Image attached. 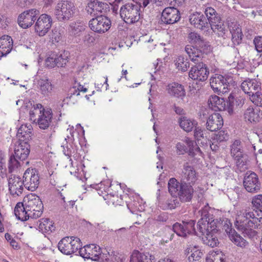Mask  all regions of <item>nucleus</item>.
Here are the masks:
<instances>
[{"label": "nucleus", "instance_id": "obj_14", "mask_svg": "<svg viewBox=\"0 0 262 262\" xmlns=\"http://www.w3.org/2000/svg\"><path fill=\"white\" fill-rule=\"evenodd\" d=\"M111 22L106 16L100 15L91 19L89 27L92 30L98 33H104L111 27Z\"/></svg>", "mask_w": 262, "mask_h": 262}, {"label": "nucleus", "instance_id": "obj_60", "mask_svg": "<svg viewBox=\"0 0 262 262\" xmlns=\"http://www.w3.org/2000/svg\"><path fill=\"white\" fill-rule=\"evenodd\" d=\"M34 0H17V4L21 8L30 6Z\"/></svg>", "mask_w": 262, "mask_h": 262}, {"label": "nucleus", "instance_id": "obj_39", "mask_svg": "<svg viewBox=\"0 0 262 262\" xmlns=\"http://www.w3.org/2000/svg\"><path fill=\"white\" fill-rule=\"evenodd\" d=\"M154 259V256L148 253L135 251L131 255L130 262H152Z\"/></svg>", "mask_w": 262, "mask_h": 262}, {"label": "nucleus", "instance_id": "obj_5", "mask_svg": "<svg viewBox=\"0 0 262 262\" xmlns=\"http://www.w3.org/2000/svg\"><path fill=\"white\" fill-rule=\"evenodd\" d=\"M76 11V8L72 2L59 0L55 7L54 14L58 21L66 22L74 16Z\"/></svg>", "mask_w": 262, "mask_h": 262}, {"label": "nucleus", "instance_id": "obj_1", "mask_svg": "<svg viewBox=\"0 0 262 262\" xmlns=\"http://www.w3.org/2000/svg\"><path fill=\"white\" fill-rule=\"evenodd\" d=\"M208 207L205 206L201 211V218L197 225L198 233L194 228L195 222L190 220L183 221L182 223H176L172 226L173 231L179 236L185 237L187 234H194L202 236L203 243L211 247L217 246L218 239L214 235L216 233L217 226L212 214L208 211Z\"/></svg>", "mask_w": 262, "mask_h": 262}, {"label": "nucleus", "instance_id": "obj_57", "mask_svg": "<svg viewBox=\"0 0 262 262\" xmlns=\"http://www.w3.org/2000/svg\"><path fill=\"white\" fill-rule=\"evenodd\" d=\"M176 148L177 154L179 155H184L187 151L186 146L181 142H178L176 144Z\"/></svg>", "mask_w": 262, "mask_h": 262}, {"label": "nucleus", "instance_id": "obj_16", "mask_svg": "<svg viewBox=\"0 0 262 262\" xmlns=\"http://www.w3.org/2000/svg\"><path fill=\"white\" fill-rule=\"evenodd\" d=\"M88 1L85 10L87 13L92 16L102 15L110 10V7L106 4L98 0H86Z\"/></svg>", "mask_w": 262, "mask_h": 262}, {"label": "nucleus", "instance_id": "obj_26", "mask_svg": "<svg viewBox=\"0 0 262 262\" xmlns=\"http://www.w3.org/2000/svg\"><path fill=\"white\" fill-rule=\"evenodd\" d=\"M224 124L222 116L219 113H213L209 116L206 123V127L210 132H216L221 129Z\"/></svg>", "mask_w": 262, "mask_h": 262}, {"label": "nucleus", "instance_id": "obj_20", "mask_svg": "<svg viewBox=\"0 0 262 262\" xmlns=\"http://www.w3.org/2000/svg\"><path fill=\"white\" fill-rule=\"evenodd\" d=\"M243 184L246 190L249 192H257L260 188L257 175L254 172H247L244 177Z\"/></svg>", "mask_w": 262, "mask_h": 262}, {"label": "nucleus", "instance_id": "obj_22", "mask_svg": "<svg viewBox=\"0 0 262 262\" xmlns=\"http://www.w3.org/2000/svg\"><path fill=\"white\" fill-rule=\"evenodd\" d=\"M181 18L179 10L173 7L165 8L162 11L161 20L165 24H173Z\"/></svg>", "mask_w": 262, "mask_h": 262}, {"label": "nucleus", "instance_id": "obj_18", "mask_svg": "<svg viewBox=\"0 0 262 262\" xmlns=\"http://www.w3.org/2000/svg\"><path fill=\"white\" fill-rule=\"evenodd\" d=\"M209 73L206 65L201 62L191 67L189 77L193 80L204 81L208 78Z\"/></svg>", "mask_w": 262, "mask_h": 262}, {"label": "nucleus", "instance_id": "obj_52", "mask_svg": "<svg viewBox=\"0 0 262 262\" xmlns=\"http://www.w3.org/2000/svg\"><path fill=\"white\" fill-rule=\"evenodd\" d=\"M250 100L257 106L262 107V93L257 91L249 97Z\"/></svg>", "mask_w": 262, "mask_h": 262}, {"label": "nucleus", "instance_id": "obj_62", "mask_svg": "<svg viewBox=\"0 0 262 262\" xmlns=\"http://www.w3.org/2000/svg\"><path fill=\"white\" fill-rule=\"evenodd\" d=\"M199 116L202 120H207L209 117L208 110L206 108L202 109L199 112Z\"/></svg>", "mask_w": 262, "mask_h": 262}, {"label": "nucleus", "instance_id": "obj_12", "mask_svg": "<svg viewBox=\"0 0 262 262\" xmlns=\"http://www.w3.org/2000/svg\"><path fill=\"white\" fill-rule=\"evenodd\" d=\"M40 12L36 9H31L20 13L17 18L18 25L23 29L30 27L36 20Z\"/></svg>", "mask_w": 262, "mask_h": 262}, {"label": "nucleus", "instance_id": "obj_25", "mask_svg": "<svg viewBox=\"0 0 262 262\" xmlns=\"http://www.w3.org/2000/svg\"><path fill=\"white\" fill-rule=\"evenodd\" d=\"M157 194L158 206L163 210L173 209L179 204L178 199L175 196L167 198L166 196H161Z\"/></svg>", "mask_w": 262, "mask_h": 262}, {"label": "nucleus", "instance_id": "obj_32", "mask_svg": "<svg viewBox=\"0 0 262 262\" xmlns=\"http://www.w3.org/2000/svg\"><path fill=\"white\" fill-rule=\"evenodd\" d=\"M167 91L171 96L183 99L186 95L184 86L177 82H172L167 85Z\"/></svg>", "mask_w": 262, "mask_h": 262}, {"label": "nucleus", "instance_id": "obj_30", "mask_svg": "<svg viewBox=\"0 0 262 262\" xmlns=\"http://www.w3.org/2000/svg\"><path fill=\"white\" fill-rule=\"evenodd\" d=\"M241 89L250 97L255 92L260 90V83L255 79H248L242 83Z\"/></svg>", "mask_w": 262, "mask_h": 262}, {"label": "nucleus", "instance_id": "obj_13", "mask_svg": "<svg viewBox=\"0 0 262 262\" xmlns=\"http://www.w3.org/2000/svg\"><path fill=\"white\" fill-rule=\"evenodd\" d=\"M88 259L93 260H101L104 262H114V254L113 252L110 254L109 252L107 253H102L101 249L99 246L95 244L89 245Z\"/></svg>", "mask_w": 262, "mask_h": 262}, {"label": "nucleus", "instance_id": "obj_54", "mask_svg": "<svg viewBox=\"0 0 262 262\" xmlns=\"http://www.w3.org/2000/svg\"><path fill=\"white\" fill-rule=\"evenodd\" d=\"M201 37H202L198 33L195 32H190L188 36L189 42L195 45V46L199 42V40Z\"/></svg>", "mask_w": 262, "mask_h": 262}, {"label": "nucleus", "instance_id": "obj_23", "mask_svg": "<svg viewBox=\"0 0 262 262\" xmlns=\"http://www.w3.org/2000/svg\"><path fill=\"white\" fill-rule=\"evenodd\" d=\"M198 179V176L194 168L185 164L183 167L180 183L185 184H190L193 186Z\"/></svg>", "mask_w": 262, "mask_h": 262}, {"label": "nucleus", "instance_id": "obj_24", "mask_svg": "<svg viewBox=\"0 0 262 262\" xmlns=\"http://www.w3.org/2000/svg\"><path fill=\"white\" fill-rule=\"evenodd\" d=\"M30 153V145L19 139L14 146V155L19 160L23 161L27 159Z\"/></svg>", "mask_w": 262, "mask_h": 262}, {"label": "nucleus", "instance_id": "obj_51", "mask_svg": "<svg viewBox=\"0 0 262 262\" xmlns=\"http://www.w3.org/2000/svg\"><path fill=\"white\" fill-rule=\"evenodd\" d=\"M31 134V129L27 126V125H22L18 129L17 136L18 138H24V139L30 137Z\"/></svg>", "mask_w": 262, "mask_h": 262}, {"label": "nucleus", "instance_id": "obj_15", "mask_svg": "<svg viewBox=\"0 0 262 262\" xmlns=\"http://www.w3.org/2000/svg\"><path fill=\"white\" fill-rule=\"evenodd\" d=\"M8 190L14 197L20 196L23 191L24 183L23 180L17 175L11 174L8 178Z\"/></svg>", "mask_w": 262, "mask_h": 262}, {"label": "nucleus", "instance_id": "obj_28", "mask_svg": "<svg viewBox=\"0 0 262 262\" xmlns=\"http://www.w3.org/2000/svg\"><path fill=\"white\" fill-rule=\"evenodd\" d=\"M53 118L52 111L51 108L44 109L37 118L36 123L42 129H46L50 126Z\"/></svg>", "mask_w": 262, "mask_h": 262}, {"label": "nucleus", "instance_id": "obj_29", "mask_svg": "<svg viewBox=\"0 0 262 262\" xmlns=\"http://www.w3.org/2000/svg\"><path fill=\"white\" fill-rule=\"evenodd\" d=\"M189 21L194 27L201 30L208 29L210 25L203 14L198 12L193 13L190 16Z\"/></svg>", "mask_w": 262, "mask_h": 262}, {"label": "nucleus", "instance_id": "obj_8", "mask_svg": "<svg viewBox=\"0 0 262 262\" xmlns=\"http://www.w3.org/2000/svg\"><path fill=\"white\" fill-rule=\"evenodd\" d=\"M120 15L126 24H134L140 19V5L133 2L127 3L121 7Z\"/></svg>", "mask_w": 262, "mask_h": 262}, {"label": "nucleus", "instance_id": "obj_46", "mask_svg": "<svg viewBox=\"0 0 262 262\" xmlns=\"http://www.w3.org/2000/svg\"><path fill=\"white\" fill-rule=\"evenodd\" d=\"M210 27L214 32H217L219 36L224 38L227 36L228 30L221 20H219L216 23L212 24Z\"/></svg>", "mask_w": 262, "mask_h": 262}, {"label": "nucleus", "instance_id": "obj_11", "mask_svg": "<svg viewBox=\"0 0 262 262\" xmlns=\"http://www.w3.org/2000/svg\"><path fill=\"white\" fill-rule=\"evenodd\" d=\"M81 246H82V244L80 239L74 236L63 237L58 244L59 250L66 255H70L76 253Z\"/></svg>", "mask_w": 262, "mask_h": 262}, {"label": "nucleus", "instance_id": "obj_64", "mask_svg": "<svg viewBox=\"0 0 262 262\" xmlns=\"http://www.w3.org/2000/svg\"><path fill=\"white\" fill-rule=\"evenodd\" d=\"M208 144H209L210 148L213 151H216L218 149L219 146V142H216V140H213L212 141L208 140Z\"/></svg>", "mask_w": 262, "mask_h": 262}, {"label": "nucleus", "instance_id": "obj_17", "mask_svg": "<svg viewBox=\"0 0 262 262\" xmlns=\"http://www.w3.org/2000/svg\"><path fill=\"white\" fill-rule=\"evenodd\" d=\"M24 187L28 190L34 191L38 187L39 178L36 170L28 169L23 176Z\"/></svg>", "mask_w": 262, "mask_h": 262}, {"label": "nucleus", "instance_id": "obj_27", "mask_svg": "<svg viewBox=\"0 0 262 262\" xmlns=\"http://www.w3.org/2000/svg\"><path fill=\"white\" fill-rule=\"evenodd\" d=\"M67 61V58H64L61 54L51 53L46 59L45 64L47 67L51 69L55 67H63Z\"/></svg>", "mask_w": 262, "mask_h": 262}, {"label": "nucleus", "instance_id": "obj_37", "mask_svg": "<svg viewBox=\"0 0 262 262\" xmlns=\"http://www.w3.org/2000/svg\"><path fill=\"white\" fill-rule=\"evenodd\" d=\"M37 86L40 93L45 96H49L51 94L53 88V85L48 79L38 80Z\"/></svg>", "mask_w": 262, "mask_h": 262}, {"label": "nucleus", "instance_id": "obj_36", "mask_svg": "<svg viewBox=\"0 0 262 262\" xmlns=\"http://www.w3.org/2000/svg\"><path fill=\"white\" fill-rule=\"evenodd\" d=\"M230 33L232 35V41L234 45H238L241 43L243 37L242 29L239 25L232 23L229 26Z\"/></svg>", "mask_w": 262, "mask_h": 262}, {"label": "nucleus", "instance_id": "obj_49", "mask_svg": "<svg viewBox=\"0 0 262 262\" xmlns=\"http://www.w3.org/2000/svg\"><path fill=\"white\" fill-rule=\"evenodd\" d=\"M13 155H11L8 161V172L11 173L16 171L20 167V162Z\"/></svg>", "mask_w": 262, "mask_h": 262}, {"label": "nucleus", "instance_id": "obj_63", "mask_svg": "<svg viewBox=\"0 0 262 262\" xmlns=\"http://www.w3.org/2000/svg\"><path fill=\"white\" fill-rule=\"evenodd\" d=\"M76 86H73L70 91L69 93L67 96V98L71 99L74 95L78 96L80 95L79 92L78 91L77 88H76Z\"/></svg>", "mask_w": 262, "mask_h": 262}, {"label": "nucleus", "instance_id": "obj_56", "mask_svg": "<svg viewBox=\"0 0 262 262\" xmlns=\"http://www.w3.org/2000/svg\"><path fill=\"white\" fill-rule=\"evenodd\" d=\"M81 247L78 248L77 252H76V254H79L83 258L88 259V256L86 255H88V252L90 251L89 249V245L84 246L83 248Z\"/></svg>", "mask_w": 262, "mask_h": 262}, {"label": "nucleus", "instance_id": "obj_58", "mask_svg": "<svg viewBox=\"0 0 262 262\" xmlns=\"http://www.w3.org/2000/svg\"><path fill=\"white\" fill-rule=\"evenodd\" d=\"M255 49L258 52H262V36H257L254 39Z\"/></svg>", "mask_w": 262, "mask_h": 262}, {"label": "nucleus", "instance_id": "obj_4", "mask_svg": "<svg viewBox=\"0 0 262 262\" xmlns=\"http://www.w3.org/2000/svg\"><path fill=\"white\" fill-rule=\"evenodd\" d=\"M168 188L171 195L177 198L178 197L181 202H189L193 198L194 189L192 186L179 182L175 178L169 179Z\"/></svg>", "mask_w": 262, "mask_h": 262}, {"label": "nucleus", "instance_id": "obj_34", "mask_svg": "<svg viewBox=\"0 0 262 262\" xmlns=\"http://www.w3.org/2000/svg\"><path fill=\"white\" fill-rule=\"evenodd\" d=\"M86 27L83 21L77 20L70 23L68 29L69 32L72 35L79 36L85 30Z\"/></svg>", "mask_w": 262, "mask_h": 262}, {"label": "nucleus", "instance_id": "obj_45", "mask_svg": "<svg viewBox=\"0 0 262 262\" xmlns=\"http://www.w3.org/2000/svg\"><path fill=\"white\" fill-rule=\"evenodd\" d=\"M206 131L202 129L201 127H198L195 128L194 131V136L197 140L198 144L203 145H207L208 139L206 135Z\"/></svg>", "mask_w": 262, "mask_h": 262}, {"label": "nucleus", "instance_id": "obj_59", "mask_svg": "<svg viewBox=\"0 0 262 262\" xmlns=\"http://www.w3.org/2000/svg\"><path fill=\"white\" fill-rule=\"evenodd\" d=\"M8 18L5 15H0V27L2 28H6L9 23Z\"/></svg>", "mask_w": 262, "mask_h": 262}, {"label": "nucleus", "instance_id": "obj_61", "mask_svg": "<svg viewBox=\"0 0 262 262\" xmlns=\"http://www.w3.org/2000/svg\"><path fill=\"white\" fill-rule=\"evenodd\" d=\"M245 100V99L241 96L236 97V98L234 97V106L236 105L237 107H242L244 104Z\"/></svg>", "mask_w": 262, "mask_h": 262}, {"label": "nucleus", "instance_id": "obj_42", "mask_svg": "<svg viewBox=\"0 0 262 262\" xmlns=\"http://www.w3.org/2000/svg\"><path fill=\"white\" fill-rule=\"evenodd\" d=\"M204 10V13L207 17L206 19L208 23L210 24V26L212 25V24L216 23L219 20H221V17L213 8L205 6Z\"/></svg>", "mask_w": 262, "mask_h": 262}, {"label": "nucleus", "instance_id": "obj_7", "mask_svg": "<svg viewBox=\"0 0 262 262\" xmlns=\"http://www.w3.org/2000/svg\"><path fill=\"white\" fill-rule=\"evenodd\" d=\"M24 202L30 218L37 219L41 215L43 206L38 196L32 193L28 194L24 198Z\"/></svg>", "mask_w": 262, "mask_h": 262}, {"label": "nucleus", "instance_id": "obj_9", "mask_svg": "<svg viewBox=\"0 0 262 262\" xmlns=\"http://www.w3.org/2000/svg\"><path fill=\"white\" fill-rule=\"evenodd\" d=\"M208 105L214 111H227L231 115L234 110V96L230 94L226 101L217 96H212L208 100Z\"/></svg>", "mask_w": 262, "mask_h": 262}, {"label": "nucleus", "instance_id": "obj_50", "mask_svg": "<svg viewBox=\"0 0 262 262\" xmlns=\"http://www.w3.org/2000/svg\"><path fill=\"white\" fill-rule=\"evenodd\" d=\"M44 109L45 108L40 103L34 105L33 108L29 111L30 120L35 122L37 120V118H36V115H38L39 116V115H40L42 111H44Z\"/></svg>", "mask_w": 262, "mask_h": 262}, {"label": "nucleus", "instance_id": "obj_38", "mask_svg": "<svg viewBox=\"0 0 262 262\" xmlns=\"http://www.w3.org/2000/svg\"><path fill=\"white\" fill-rule=\"evenodd\" d=\"M185 51L188 55L190 59L193 62H199L202 57V52L198 48L191 45L185 46Z\"/></svg>", "mask_w": 262, "mask_h": 262}, {"label": "nucleus", "instance_id": "obj_55", "mask_svg": "<svg viewBox=\"0 0 262 262\" xmlns=\"http://www.w3.org/2000/svg\"><path fill=\"white\" fill-rule=\"evenodd\" d=\"M228 139V134L225 130L220 131L217 134L215 135L213 140H216L217 142H221L226 141Z\"/></svg>", "mask_w": 262, "mask_h": 262}, {"label": "nucleus", "instance_id": "obj_6", "mask_svg": "<svg viewBox=\"0 0 262 262\" xmlns=\"http://www.w3.org/2000/svg\"><path fill=\"white\" fill-rule=\"evenodd\" d=\"M233 78L229 75L223 76L220 74H214L211 77L210 84L214 92L218 93H226L233 86Z\"/></svg>", "mask_w": 262, "mask_h": 262}, {"label": "nucleus", "instance_id": "obj_43", "mask_svg": "<svg viewBox=\"0 0 262 262\" xmlns=\"http://www.w3.org/2000/svg\"><path fill=\"white\" fill-rule=\"evenodd\" d=\"M189 261L199 260L203 255V252L198 246H190L186 250Z\"/></svg>", "mask_w": 262, "mask_h": 262}, {"label": "nucleus", "instance_id": "obj_3", "mask_svg": "<svg viewBox=\"0 0 262 262\" xmlns=\"http://www.w3.org/2000/svg\"><path fill=\"white\" fill-rule=\"evenodd\" d=\"M120 189V192L117 188V194L116 195L117 198L120 199V200L117 199V205H122L123 200L125 199L126 206L128 210L132 213H137L138 212H142L145 209V202L140 197V196L136 194H130V195L126 192L125 193L126 190V185L125 184H121L119 183L117 185Z\"/></svg>", "mask_w": 262, "mask_h": 262}, {"label": "nucleus", "instance_id": "obj_19", "mask_svg": "<svg viewBox=\"0 0 262 262\" xmlns=\"http://www.w3.org/2000/svg\"><path fill=\"white\" fill-rule=\"evenodd\" d=\"M52 18L47 14H42L37 19L35 25V30L40 36H44L51 27Z\"/></svg>", "mask_w": 262, "mask_h": 262}, {"label": "nucleus", "instance_id": "obj_53", "mask_svg": "<svg viewBox=\"0 0 262 262\" xmlns=\"http://www.w3.org/2000/svg\"><path fill=\"white\" fill-rule=\"evenodd\" d=\"M195 47L202 52H206L210 49V46L209 42L205 40L203 37L199 40V42L198 43Z\"/></svg>", "mask_w": 262, "mask_h": 262}, {"label": "nucleus", "instance_id": "obj_10", "mask_svg": "<svg viewBox=\"0 0 262 262\" xmlns=\"http://www.w3.org/2000/svg\"><path fill=\"white\" fill-rule=\"evenodd\" d=\"M231 154L235 161L236 166L240 171L248 168V156L244 152L241 142L235 140L231 146Z\"/></svg>", "mask_w": 262, "mask_h": 262}, {"label": "nucleus", "instance_id": "obj_35", "mask_svg": "<svg viewBox=\"0 0 262 262\" xmlns=\"http://www.w3.org/2000/svg\"><path fill=\"white\" fill-rule=\"evenodd\" d=\"M14 214L16 217L21 221H26L30 219L28 215V211L26 209V205L24 201L23 203L19 202L16 205L14 208Z\"/></svg>", "mask_w": 262, "mask_h": 262}, {"label": "nucleus", "instance_id": "obj_48", "mask_svg": "<svg viewBox=\"0 0 262 262\" xmlns=\"http://www.w3.org/2000/svg\"><path fill=\"white\" fill-rule=\"evenodd\" d=\"M177 69L181 72H185L190 66L189 62L183 56H179L175 60Z\"/></svg>", "mask_w": 262, "mask_h": 262}, {"label": "nucleus", "instance_id": "obj_47", "mask_svg": "<svg viewBox=\"0 0 262 262\" xmlns=\"http://www.w3.org/2000/svg\"><path fill=\"white\" fill-rule=\"evenodd\" d=\"M206 262H225L224 255L220 251H211L206 258Z\"/></svg>", "mask_w": 262, "mask_h": 262}, {"label": "nucleus", "instance_id": "obj_44", "mask_svg": "<svg viewBox=\"0 0 262 262\" xmlns=\"http://www.w3.org/2000/svg\"><path fill=\"white\" fill-rule=\"evenodd\" d=\"M39 222L38 227L42 232H52L55 230L54 223L49 219H41Z\"/></svg>", "mask_w": 262, "mask_h": 262}, {"label": "nucleus", "instance_id": "obj_31", "mask_svg": "<svg viewBox=\"0 0 262 262\" xmlns=\"http://www.w3.org/2000/svg\"><path fill=\"white\" fill-rule=\"evenodd\" d=\"M244 116L247 121L251 123L257 122L262 118V111L258 108H254L250 106L245 110Z\"/></svg>", "mask_w": 262, "mask_h": 262}, {"label": "nucleus", "instance_id": "obj_21", "mask_svg": "<svg viewBox=\"0 0 262 262\" xmlns=\"http://www.w3.org/2000/svg\"><path fill=\"white\" fill-rule=\"evenodd\" d=\"M224 227L230 239L235 245L241 248H245L248 245V243L241 236L238 234L234 229L231 228V224L227 219H226L225 221Z\"/></svg>", "mask_w": 262, "mask_h": 262}, {"label": "nucleus", "instance_id": "obj_40", "mask_svg": "<svg viewBox=\"0 0 262 262\" xmlns=\"http://www.w3.org/2000/svg\"><path fill=\"white\" fill-rule=\"evenodd\" d=\"M184 142L189 147V155L192 157L198 158V157H201L203 155L200 147L196 143L190 140L189 138H185Z\"/></svg>", "mask_w": 262, "mask_h": 262}, {"label": "nucleus", "instance_id": "obj_2", "mask_svg": "<svg viewBox=\"0 0 262 262\" xmlns=\"http://www.w3.org/2000/svg\"><path fill=\"white\" fill-rule=\"evenodd\" d=\"M252 204L256 212L246 210L241 216L236 219L235 223L236 228L243 233L252 238L256 235L255 229L260 228L262 225V194L255 195Z\"/></svg>", "mask_w": 262, "mask_h": 262}, {"label": "nucleus", "instance_id": "obj_33", "mask_svg": "<svg viewBox=\"0 0 262 262\" xmlns=\"http://www.w3.org/2000/svg\"><path fill=\"white\" fill-rule=\"evenodd\" d=\"M12 38L8 35H4L0 38V57L6 56L12 48Z\"/></svg>", "mask_w": 262, "mask_h": 262}, {"label": "nucleus", "instance_id": "obj_41", "mask_svg": "<svg viewBox=\"0 0 262 262\" xmlns=\"http://www.w3.org/2000/svg\"><path fill=\"white\" fill-rule=\"evenodd\" d=\"M179 123L181 128L184 130L189 132L194 127H196L198 123L194 119L182 116L179 119Z\"/></svg>", "mask_w": 262, "mask_h": 262}]
</instances>
